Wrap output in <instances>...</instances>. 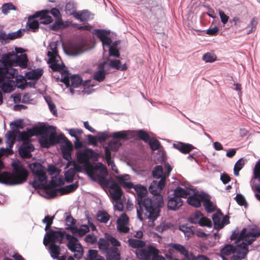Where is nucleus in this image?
I'll return each instance as SVG.
<instances>
[{
  "label": "nucleus",
  "instance_id": "nucleus-1",
  "mask_svg": "<svg viewBox=\"0 0 260 260\" xmlns=\"http://www.w3.org/2000/svg\"><path fill=\"white\" fill-rule=\"evenodd\" d=\"M134 188L137 196V215L142 221L143 218L150 221L155 220L159 216L160 208L164 206L162 196H153L143 199L147 193V188L141 184L134 185Z\"/></svg>",
  "mask_w": 260,
  "mask_h": 260
},
{
  "label": "nucleus",
  "instance_id": "nucleus-2",
  "mask_svg": "<svg viewBox=\"0 0 260 260\" xmlns=\"http://www.w3.org/2000/svg\"><path fill=\"white\" fill-rule=\"evenodd\" d=\"M12 172H4L0 175V183L8 185H15L24 182L28 176L27 171L20 163L13 162Z\"/></svg>",
  "mask_w": 260,
  "mask_h": 260
},
{
  "label": "nucleus",
  "instance_id": "nucleus-3",
  "mask_svg": "<svg viewBox=\"0 0 260 260\" xmlns=\"http://www.w3.org/2000/svg\"><path fill=\"white\" fill-rule=\"evenodd\" d=\"M5 64L0 61V88L5 93H10L14 89V80H12L17 73L15 69L5 68Z\"/></svg>",
  "mask_w": 260,
  "mask_h": 260
},
{
  "label": "nucleus",
  "instance_id": "nucleus-4",
  "mask_svg": "<svg viewBox=\"0 0 260 260\" xmlns=\"http://www.w3.org/2000/svg\"><path fill=\"white\" fill-rule=\"evenodd\" d=\"M56 42H52L49 46L50 50L47 52V56L49 57L48 63L53 71L63 72L65 71L66 66L62 62L58 55L57 49Z\"/></svg>",
  "mask_w": 260,
  "mask_h": 260
},
{
  "label": "nucleus",
  "instance_id": "nucleus-5",
  "mask_svg": "<svg viewBox=\"0 0 260 260\" xmlns=\"http://www.w3.org/2000/svg\"><path fill=\"white\" fill-rule=\"evenodd\" d=\"M49 12L47 10H44L36 12L34 15L29 16L27 22V25L29 29L32 31L36 32L38 30L39 24L38 21L34 20V18H40V23L48 24L53 21L51 16H49Z\"/></svg>",
  "mask_w": 260,
  "mask_h": 260
},
{
  "label": "nucleus",
  "instance_id": "nucleus-6",
  "mask_svg": "<svg viewBox=\"0 0 260 260\" xmlns=\"http://www.w3.org/2000/svg\"><path fill=\"white\" fill-rule=\"evenodd\" d=\"M0 61L5 64V68L13 69L12 66L15 61L20 67L25 69L27 66L28 59L26 54L18 55L13 52L3 55Z\"/></svg>",
  "mask_w": 260,
  "mask_h": 260
},
{
  "label": "nucleus",
  "instance_id": "nucleus-7",
  "mask_svg": "<svg viewBox=\"0 0 260 260\" xmlns=\"http://www.w3.org/2000/svg\"><path fill=\"white\" fill-rule=\"evenodd\" d=\"M28 167L35 178L38 179V180H35L33 181H30L29 184L36 189L40 188L42 183L47 179L45 168L40 163L37 162L30 164Z\"/></svg>",
  "mask_w": 260,
  "mask_h": 260
},
{
  "label": "nucleus",
  "instance_id": "nucleus-8",
  "mask_svg": "<svg viewBox=\"0 0 260 260\" xmlns=\"http://www.w3.org/2000/svg\"><path fill=\"white\" fill-rule=\"evenodd\" d=\"M104 238H100L98 242V247L103 254H105L107 260H120V252L115 247L110 245Z\"/></svg>",
  "mask_w": 260,
  "mask_h": 260
},
{
  "label": "nucleus",
  "instance_id": "nucleus-9",
  "mask_svg": "<svg viewBox=\"0 0 260 260\" xmlns=\"http://www.w3.org/2000/svg\"><path fill=\"white\" fill-rule=\"evenodd\" d=\"M135 253L141 260H165L162 256L158 254L157 250L152 246L137 249Z\"/></svg>",
  "mask_w": 260,
  "mask_h": 260
},
{
  "label": "nucleus",
  "instance_id": "nucleus-10",
  "mask_svg": "<svg viewBox=\"0 0 260 260\" xmlns=\"http://www.w3.org/2000/svg\"><path fill=\"white\" fill-rule=\"evenodd\" d=\"M254 241L253 239H251L247 241V243H246L244 242H242L241 243H237L235 241V246H234L230 244H227L224 245V246L220 250L221 254L220 256L229 255L233 253V255L232 256H239L238 254V251H240L241 252L243 251V249H248V245L251 244L252 242Z\"/></svg>",
  "mask_w": 260,
  "mask_h": 260
},
{
  "label": "nucleus",
  "instance_id": "nucleus-11",
  "mask_svg": "<svg viewBox=\"0 0 260 260\" xmlns=\"http://www.w3.org/2000/svg\"><path fill=\"white\" fill-rule=\"evenodd\" d=\"M98 156L96 152L89 148L79 151L76 153L77 161L78 163L83 165L84 169L92 164L89 161L90 159H96Z\"/></svg>",
  "mask_w": 260,
  "mask_h": 260
},
{
  "label": "nucleus",
  "instance_id": "nucleus-12",
  "mask_svg": "<svg viewBox=\"0 0 260 260\" xmlns=\"http://www.w3.org/2000/svg\"><path fill=\"white\" fill-rule=\"evenodd\" d=\"M84 170L87 175L94 181H96L102 176V171H107L106 167L100 162L95 165L91 164Z\"/></svg>",
  "mask_w": 260,
  "mask_h": 260
},
{
  "label": "nucleus",
  "instance_id": "nucleus-13",
  "mask_svg": "<svg viewBox=\"0 0 260 260\" xmlns=\"http://www.w3.org/2000/svg\"><path fill=\"white\" fill-rule=\"evenodd\" d=\"M188 221L191 223L199 224L201 226H212V221L205 217L200 211H197L192 213L188 218Z\"/></svg>",
  "mask_w": 260,
  "mask_h": 260
},
{
  "label": "nucleus",
  "instance_id": "nucleus-14",
  "mask_svg": "<svg viewBox=\"0 0 260 260\" xmlns=\"http://www.w3.org/2000/svg\"><path fill=\"white\" fill-rule=\"evenodd\" d=\"M87 47V43L82 40L77 43H71L66 51L67 55L72 56H77L82 54Z\"/></svg>",
  "mask_w": 260,
  "mask_h": 260
},
{
  "label": "nucleus",
  "instance_id": "nucleus-15",
  "mask_svg": "<svg viewBox=\"0 0 260 260\" xmlns=\"http://www.w3.org/2000/svg\"><path fill=\"white\" fill-rule=\"evenodd\" d=\"M63 82L67 87H70V91L72 94H74L75 91L73 88L79 87L82 83V79L80 76L77 75H74L71 78L67 75L63 77L60 80Z\"/></svg>",
  "mask_w": 260,
  "mask_h": 260
},
{
  "label": "nucleus",
  "instance_id": "nucleus-16",
  "mask_svg": "<svg viewBox=\"0 0 260 260\" xmlns=\"http://www.w3.org/2000/svg\"><path fill=\"white\" fill-rule=\"evenodd\" d=\"M45 130V135H49V140L51 142L52 144H56L59 143L61 141H64V142L68 140L63 134H60L57 136L55 132V128L52 125L44 127Z\"/></svg>",
  "mask_w": 260,
  "mask_h": 260
},
{
  "label": "nucleus",
  "instance_id": "nucleus-17",
  "mask_svg": "<svg viewBox=\"0 0 260 260\" xmlns=\"http://www.w3.org/2000/svg\"><path fill=\"white\" fill-rule=\"evenodd\" d=\"M110 32L109 30L102 29H94L93 31V34L96 35L97 37L102 42L104 52H106L105 47L107 46L109 48L113 43L111 39L107 36Z\"/></svg>",
  "mask_w": 260,
  "mask_h": 260
},
{
  "label": "nucleus",
  "instance_id": "nucleus-18",
  "mask_svg": "<svg viewBox=\"0 0 260 260\" xmlns=\"http://www.w3.org/2000/svg\"><path fill=\"white\" fill-rule=\"evenodd\" d=\"M24 29H19L16 31L6 34L5 31H0V41L3 44H7L10 40L21 38L24 35Z\"/></svg>",
  "mask_w": 260,
  "mask_h": 260
},
{
  "label": "nucleus",
  "instance_id": "nucleus-19",
  "mask_svg": "<svg viewBox=\"0 0 260 260\" xmlns=\"http://www.w3.org/2000/svg\"><path fill=\"white\" fill-rule=\"evenodd\" d=\"M165 184L164 177L159 181L153 180L148 188L149 191L153 196H161L160 192L164 188Z\"/></svg>",
  "mask_w": 260,
  "mask_h": 260
},
{
  "label": "nucleus",
  "instance_id": "nucleus-20",
  "mask_svg": "<svg viewBox=\"0 0 260 260\" xmlns=\"http://www.w3.org/2000/svg\"><path fill=\"white\" fill-rule=\"evenodd\" d=\"M222 214L221 213H216L212 215V220L214 223V229L217 230L222 229L225 224L229 223L228 216H224L221 221Z\"/></svg>",
  "mask_w": 260,
  "mask_h": 260
},
{
  "label": "nucleus",
  "instance_id": "nucleus-21",
  "mask_svg": "<svg viewBox=\"0 0 260 260\" xmlns=\"http://www.w3.org/2000/svg\"><path fill=\"white\" fill-rule=\"evenodd\" d=\"M65 234L66 232L64 231H56L51 229L46 233V236L48 238L49 241H51V243L58 242L61 244L62 242Z\"/></svg>",
  "mask_w": 260,
  "mask_h": 260
},
{
  "label": "nucleus",
  "instance_id": "nucleus-22",
  "mask_svg": "<svg viewBox=\"0 0 260 260\" xmlns=\"http://www.w3.org/2000/svg\"><path fill=\"white\" fill-rule=\"evenodd\" d=\"M34 145L29 143L24 142L19 148V153L23 158H29L31 157V152L34 151Z\"/></svg>",
  "mask_w": 260,
  "mask_h": 260
},
{
  "label": "nucleus",
  "instance_id": "nucleus-23",
  "mask_svg": "<svg viewBox=\"0 0 260 260\" xmlns=\"http://www.w3.org/2000/svg\"><path fill=\"white\" fill-rule=\"evenodd\" d=\"M68 249L74 253V256L76 258H80L83 255V250L80 243L75 241H69L67 244Z\"/></svg>",
  "mask_w": 260,
  "mask_h": 260
},
{
  "label": "nucleus",
  "instance_id": "nucleus-24",
  "mask_svg": "<svg viewBox=\"0 0 260 260\" xmlns=\"http://www.w3.org/2000/svg\"><path fill=\"white\" fill-rule=\"evenodd\" d=\"M109 193L113 200H119L121 198L123 192L118 184L113 182L109 186Z\"/></svg>",
  "mask_w": 260,
  "mask_h": 260
},
{
  "label": "nucleus",
  "instance_id": "nucleus-25",
  "mask_svg": "<svg viewBox=\"0 0 260 260\" xmlns=\"http://www.w3.org/2000/svg\"><path fill=\"white\" fill-rule=\"evenodd\" d=\"M182 204L183 201L178 197L174 195L172 197H169L167 206L169 210H177L182 206Z\"/></svg>",
  "mask_w": 260,
  "mask_h": 260
},
{
  "label": "nucleus",
  "instance_id": "nucleus-26",
  "mask_svg": "<svg viewBox=\"0 0 260 260\" xmlns=\"http://www.w3.org/2000/svg\"><path fill=\"white\" fill-rule=\"evenodd\" d=\"M260 236V233L252 234L251 233H247V230L246 228H243L240 233L239 236L238 237V239L236 241L237 243H241V241L242 240H244L242 242H244L247 243V241L251 239H253L255 240V238L256 236Z\"/></svg>",
  "mask_w": 260,
  "mask_h": 260
},
{
  "label": "nucleus",
  "instance_id": "nucleus-27",
  "mask_svg": "<svg viewBox=\"0 0 260 260\" xmlns=\"http://www.w3.org/2000/svg\"><path fill=\"white\" fill-rule=\"evenodd\" d=\"M205 193L197 194L189 196L187 200V203L191 206L198 208L201 206V202L203 201L204 198H205Z\"/></svg>",
  "mask_w": 260,
  "mask_h": 260
},
{
  "label": "nucleus",
  "instance_id": "nucleus-28",
  "mask_svg": "<svg viewBox=\"0 0 260 260\" xmlns=\"http://www.w3.org/2000/svg\"><path fill=\"white\" fill-rule=\"evenodd\" d=\"M173 147L182 153L186 154L194 149V147L190 144L177 142L173 144Z\"/></svg>",
  "mask_w": 260,
  "mask_h": 260
},
{
  "label": "nucleus",
  "instance_id": "nucleus-29",
  "mask_svg": "<svg viewBox=\"0 0 260 260\" xmlns=\"http://www.w3.org/2000/svg\"><path fill=\"white\" fill-rule=\"evenodd\" d=\"M61 152L63 158L68 161L71 159V151L73 150V146L69 140H67L64 145L61 147Z\"/></svg>",
  "mask_w": 260,
  "mask_h": 260
},
{
  "label": "nucleus",
  "instance_id": "nucleus-30",
  "mask_svg": "<svg viewBox=\"0 0 260 260\" xmlns=\"http://www.w3.org/2000/svg\"><path fill=\"white\" fill-rule=\"evenodd\" d=\"M115 178L123 187L131 189L134 187V184L132 182H126L130 180V176L128 174L116 176Z\"/></svg>",
  "mask_w": 260,
  "mask_h": 260
},
{
  "label": "nucleus",
  "instance_id": "nucleus-31",
  "mask_svg": "<svg viewBox=\"0 0 260 260\" xmlns=\"http://www.w3.org/2000/svg\"><path fill=\"white\" fill-rule=\"evenodd\" d=\"M106 63V61H104L99 65V70L95 72L93 76V79L99 82H102L105 80L106 74L104 71V66Z\"/></svg>",
  "mask_w": 260,
  "mask_h": 260
},
{
  "label": "nucleus",
  "instance_id": "nucleus-32",
  "mask_svg": "<svg viewBox=\"0 0 260 260\" xmlns=\"http://www.w3.org/2000/svg\"><path fill=\"white\" fill-rule=\"evenodd\" d=\"M170 246L175 250L177 252L184 256V258L189 259L191 257L188 255V251L187 249L183 245L177 243H170Z\"/></svg>",
  "mask_w": 260,
  "mask_h": 260
},
{
  "label": "nucleus",
  "instance_id": "nucleus-33",
  "mask_svg": "<svg viewBox=\"0 0 260 260\" xmlns=\"http://www.w3.org/2000/svg\"><path fill=\"white\" fill-rule=\"evenodd\" d=\"M179 229L184 234L185 237L187 239L195 234V227L193 226H188L187 224H182L179 226Z\"/></svg>",
  "mask_w": 260,
  "mask_h": 260
},
{
  "label": "nucleus",
  "instance_id": "nucleus-34",
  "mask_svg": "<svg viewBox=\"0 0 260 260\" xmlns=\"http://www.w3.org/2000/svg\"><path fill=\"white\" fill-rule=\"evenodd\" d=\"M108 175V171L105 170L102 171V176L97 180L99 183L101 185L106 187H109L111 184L115 182L112 179H107L106 177Z\"/></svg>",
  "mask_w": 260,
  "mask_h": 260
},
{
  "label": "nucleus",
  "instance_id": "nucleus-35",
  "mask_svg": "<svg viewBox=\"0 0 260 260\" xmlns=\"http://www.w3.org/2000/svg\"><path fill=\"white\" fill-rule=\"evenodd\" d=\"M120 44L119 41H114L109 48V55L110 56L119 57L120 54L117 46Z\"/></svg>",
  "mask_w": 260,
  "mask_h": 260
},
{
  "label": "nucleus",
  "instance_id": "nucleus-36",
  "mask_svg": "<svg viewBox=\"0 0 260 260\" xmlns=\"http://www.w3.org/2000/svg\"><path fill=\"white\" fill-rule=\"evenodd\" d=\"M90 13L86 10L77 12L74 18L81 22H86L90 19Z\"/></svg>",
  "mask_w": 260,
  "mask_h": 260
},
{
  "label": "nucleus",
  "instance_id": "nucleus-37",
  "mask_svg": "<svg viewBox=\"0 0 260 260\" xmlns=\"http://www.w3.org/2000/svg\"><path fill=\"white\" fill-rule=\"evenodd\" d=\"M190 189L188 188H183L180 187H177L174 190L173 195L176 197L181 198H186L190 194Z\"/></svg>",
  "mask_w": 260,
  "mask_h": 260
},
{
  "label": "nucleus",
  "instance_id": "nucleus-38",
  "mask_svg": "<svg viewBox=\"0 0 260 260\" xmlns=\"http://www.w3.org/2000/svg\"><path fill=\"white\" fill-rule=\"evenodd\" d=\"M18 73L15 75V80H14V88L17 87L18 88L23 89L26 86V81L22 76L18 75Z\"/></svg>",
  "mask_w": 260,
  "mask_h": 260
},
{
  "label": "nucleus",
  "instance_id": "nucleus-39",
  "mask_svg": "<svg viewBox=\"0 0 260 260\" xmlns=\"http://www.w3.org/2000/svg\"><path fill=\"white\" fill-rule=\"evenodd\" d=\"M65 214L66 215L65 221L67 226V229L70 230L72 232V228H75L76 227L75 225L76 223V220L71 215L70 212H66Z\"/></svg>",
  "mask_w": 260,
  "mask_h": 260
},
{
  "label": "nucleus",
  "instance_id": "nucleus-40",
  "mask_svg": "<svg viewBox=\"0 0 260 260\" xmlns=\"http://www.w3.org/2000/svg\"><path fill=\"white\" fill-rule=\"evenodd\" d=\"M152 176L153 178L156 179H161L165 178V180L166 179V175L164 174L163 171V167L162 166H156L152 171Z\"/></svg>",
  "mask_w": 260,
  "mask_h": 260
},
{
  "label": "nucleus",
  "instance_id": "nucleus-41",
  "mask_svg": "<svg viewBox=\"0 0 260 260\" xmlns=\"http://www.w3.org/2000/svg\"><path fill=\"white\" fill-rule=\"evenodd\" d=\"M44 127H47L45 126H41L40 127H35L32 128L27 129V134L28 135V138L34 136H37L40 134L45 135V130L43 129Z\"/></svg>",
  "mask_w": 260,
  "mask_h": 260
},
{
  "label": "nucleus",
  "instance_id": "nucleus-42",
  "mask_svg": "<svg viewBox=\"0 0 260 260\" xmlns=\"http://www.w3.org/2000/svg\"><path fill=\"white\" fill-rule=\"evenodd\" d=\"M110 67L120 71H125L127 69L126 64H121V62L118 59H112L110 61L109 63Z\"/></svg>",
  "mask_w": 260,
  "mask_h": 260
},
{
  "label": "nucleus",
  "instance_id": "nucleus-43",
  "mask_svg": "<svg viewBox=\"0 0 260 260\" xmlns=\"http://www.w3.org/2000/svg\"><path fill=\"white\" fill-rule=\"evenodd\" d=\"M72 229V233L73 234H77L80 236L85 235L89 231V226L86 224H82L79 228L76 226L75 228Z\"/></svg>",
  "mask_w": 260,
  "mask_h": 260
},
{
  "label": "nucleus",
  "instance_id": "nucleus-44",
  "mask_svg": "<svg viewBox=\"0 0 260 260\" xmlns=\"http://www.w3.org/2000/svg\"><path fill=\"white\" fill-rule=\"evenodd\" d=\"M43 70L40 69H37L32 71L28 72L26 76L27 79L30 80H38L43 75Z\"/></svg>",
  "mask_w": 260,
  "mask_h": 260
},
{
  "label": "nucleus",
  "instance_id": "nucleus-45",
  "mask_svg": "<svg viewBox=\"0 0 260 260\" xmlns=\"http://www.w3.org/2000/svg\"><path fill=\"white\" fill-rule=\"evenodd\" d=\"M128 243L133 248L141 249L145 246V242L142 240L135 239H128Z\"/></svg>",
  "mask_w": 260,
  "mask_h": 260
},
{
  "label": "nucleus",
  "instance_id": "nucleus-46",
  "mask_svg": "<svg viewBox=\"0 0 260 260\" xmlns=\"http://www.w3.org/2000/svg\"><path fill=\"white\" fill-rule=\"evenodd\" d=\"M49 251L52 258L55 259L60 254V248L55 243H51L49 247Z\"/></svg>",
  "mask_w": 260,
  "mask_h": 260
},
{
  "label": "nucleus",
  "instance_id": "nucleus-47",
  "mask_svg": "<svg viewBox=\"0 0 260 260\" xmlns=\"http://www.w3.org/2000/svg\"><path fill=\"white\" fill-rule=\"evenodd\" d=\"M205 198L203 200V205L207 212L211 213L214 211V207L212 202L210 201L208 195L205 193Z\"/></svg>",
  "mask_w": 260,
  "mask_h": 260
},
{
  "label": "nucleus",
  "instance_id": "nucleus-48",
  "mask_svg": "<svg viewBox=\"0 0 260 260\" xmlns=\"http://www.w3.org/2000/svg\"><path fill=\"white\" fill-rule=\"evenodd\" d=\"M86 260H105V258L98 254L96 250L90 249L88 251Z\"/></svg>",
  "mask_w": 260,
  "mask_h": 260
},
{
  "label": "nucleus",
  "instance_id": "nucleus-49",
  "mask_svg": "<svg viewBox=\"0 0 260 260\" xmlns=\"http://www.w3.org/2000/svg\"><path fill=\"white\" fill-rule=\"evenodd\" d=\"M79 186L77 182L65 186L61 188V193L68 194L76 190Z\"/></svg>",
  "mask_w": 260,
  "mask_h": 260
},
{
  "label": "nucleus",
  "instance_id": "nucleus-50",
  "mask_svg": "<svg viewBox=\"0 0 260 260\" xmlns=\"http://www.w3.org/2000/svg\"><path fill=\"white\" fill-rule=\"evenodd\" d=\"M96 216L98 220L102 223H107L110 219V215L104 211H98Z\"/></svg>",
  "mask_w": 260,
  "mask_h": 260
},
{
  "label": "nucleus",
  "instance_id": "nucleus-51",
  "mask_svg": "<svg viewBox=\"0 0 260 260\" xmlns=\"http://www.w3.org/2000/svg\"><path fill=\"white\" fill-rule=\"evenodd\" d=\"M55 22L50 25V28L55 31L58 30L60 29L64 28L66 27V25L64 24V22L61 19V18L56 19Z\"/></svg>",
  "mask_w": 260,
  "mask_h": 260
},
{
  "label": "nucleus",
  "instance_id": "nucleus-52",
  "mask_svg": "<svg viewBox=\"0 0 260 260\" xmlns=\"http://www.w3.org/2000/svg\"><path fill=\"white\" fill-rule=\"evenodd\" d=\"M65 11L67 14L69 15H73L75 17V14H77L76 11V7L74 4L72 3H68L66 5Z\"/></svg>",
  "mask_w": 260,
  "mask_h": 260
},
{
  "label": "nucleus",
  "instance_id": "nucleus-53",
  "mask_svg": "<svg viewBox=\"0 0 260 260\" xmlns=\"http://www.w3.org/2000/svg\"><path fill=\"white\" fill-rule=\"evenodd\" d=\"M105 238L106 241H108V243L110 244V243L112 244V246L111 247H116L121 245L120 242L119 241L109 234H106Z\"/></svg>",
  "mask_w": 260,
  "mask_h": 260
},
{
  "label": "nucleus",
  "instance_id": "nucleus-54",
  "mask_svg": "<svg viewBox=\"0 0 260 260\" xmlns=\"http://www.w3.org/2000/svg\"><path fill=\"white\" fill-rule=\"evenodd\" d=\"M121 145V142L119 140H111L110 141L108 144V147L112 151H116Z\"/></svg>",
  "mask_w": 260,
  "mask_h": 260
},
{
  "label": "nucleus",
  "instance_id": "nucleus-55",
  "mask_svg": "<svg viewBox=\"0 0 260 260\" xmlns=\"http://www.w3.org/2000/svg\"><path fill=\"white\" fill-rule=\"evenodd\" d=\"M244 166V161L243 160V158L239 159L235 164V167L234 168V173L235 176H239V171L242 169V168Z\"/></svg>",
  "mask_w": 260,
  "mask_h": 260
},
{
  "label": "nucleus",
  "instance_id": "nucleus-56",
  "mask_svg": "<svg viewBox=\"0 0 260 260\" xmlns=\"http://www.w3.org/2000/svg\"><path fill=\"white\" fill-rule=\"evenodd\" d=\"M54 216H50L49 215L46 216L43 219L42 222L46 224L45 230L46 231L49 230L53 223Z\"/></svg>",
  "mask_w": 260,
  "mask_h": 260
},
{
  "label": "nucleus",
  "instance_id": "nucleus-57",
  "mask_svg": "<svg viewBox=\"0 0 260 260\" xmlns=\"http://www.w3.org/2000/svg\"><path fill=\"white\" fill-rule=\"evenodd\" d=\"M75 175L74 169L70 168L64 174L66 181L67 182H71L73 181Z\"/></svg>",
  "mask_w": 260,
  "mask_h": 260
},
{
  "label": "nucleus",
  "instance_id": "nucleus-58",
  "mask_svg": "<svg viewBox=\"0 0 260 260\" xmlns=\"http://www.w3.org/2000/svg\"><path fill=\"white\" fill-rule=\"evenodd\" d=\"M12 129L15 133V134H18V140L24 141L28 139L27 132H20L18 129L14 128L13 127H12Z\"/></svg>",
  "mask_w": 260,
  "mask_h": 260
},
{
  "label": "nucleus",
  "instance_id": "nucleus-59",
  "mask_svg": "<svg viewBox=\"0 0 260 260\" xmlns=\"http://www.w3.org/2000/svg\"><path fill=\"white\" fill-rule=\"evenodd\" d=\"M147 143H148L150 148L153 151L158 150L160 148V143L155 139H149Z\"/></svg>",
  "mask_w": 260,
  "mask_h": 260
},
{
  "label": "nucleus",
  "instance_id": "nucleus-60",
  "mask_svg": "<svg viewBox=\"0 0 260 260\" xmlns=\"http://www.w3.org/2000/svg\"><path fill=\"white\" fill-rule=\"evenodd\" d=\"M216 59V56L214 53L211 52H207L205 53L202 57V59L206 62H212L214 61Z\"/></svg>",
  "mask_w": 260,
  "mask_h": 260
},
{
  "label": "nucleus",
  "instance_id": "nucleus-61",
  "mask_svg": "<svg viewBox=\"0 0 260 260\" xmlns=\"http://www.w3.org/2000/svg\"><path fill=\"white\" fill-rule=\"evenodd\" d=\"M242 250H242L241 252L238 251V254L239 256L236 257L235 256H231V260H242L243 259H245L247 256L249 250L245 249H243Z\"/></svg>",
  "mask_w": 260,
  "mask_h": 260
},
{
  "label": "nucleus",
  "instance_id": "nucleus-62",
  "mask_svg": "<svg viewBox=\"0 0 260 260\" xmlns=\"http://www.w3.org/2000/svg\"><path fill=\"white\" fill-rule=\"evenodd\" d=\"M110 137L108 132L107 131H104L102 132H99L98 133L97 139L100 143H103L106 141Z\"/></svg>",
  "mask_w": 260,
  "mask_h": 260
},
{
  "label": "nucleus",
  "instance_id": "nucleus-63",
  "mask_svg": "<svg viewBox=\"0 0 260 260\" xmlns=\"http://www.w3.org/2000/svg\"><path fill=\"white\" fill-rule=\"evenodd\" d=\"M253 178L260 182V159L256 162L253 169Z\"/></svg>",
  "mask_w": 260,
  "mask_h": 260
},
{
  "label": "nucleus",
  "instance_id": "nucleus-64",
  "mask_svg": "<svg viewBox=\"0 0 260 260\" xmlns=\"http://www.w3.org/2000/svg\"><path fill=\"white\" fill-rule=\"evenodd\" d=\"M11 10H16L15 6L12 3L5 4L2 7V11L5 15L7 14L9 11Z\"/></svg>",
  "mask_w": 260,
  "mask_h": 260
}]
</instances>
